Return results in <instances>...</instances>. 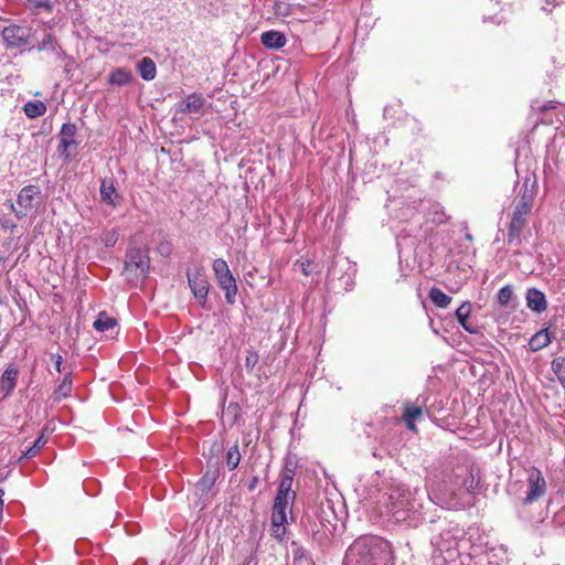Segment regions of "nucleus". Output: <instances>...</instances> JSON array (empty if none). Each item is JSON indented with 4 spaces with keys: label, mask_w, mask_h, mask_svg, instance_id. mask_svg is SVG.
Returning <instances> with one entry per match:
<instances>
[{
    "label": "nucleus",
    "mask_w": 565,
    "mask_h": 565,
    "mask_svg": "<svg viewBox=\"0 0 565 565\" xmlns=\"http://www.w3.org/2000/svg\"><path fill=\"white\" fill-rule=\"evenodd\" d=\"M438 492V488L433 490H423L419 488H405L397 486L390 492V511L392 516L397 522H406L409 526H418L425 519L424 516V501L429 499L436 504L434 494Z\"/></svg>",
    "instance_id": "1"
},
{
    "label": "nucleus",
    "mask_w": 565,
    "mask_h": 565,
    "mask_svg": "<svg viewBox=\"0 0 565 565\" xmlns=\"http://www.w3.org/2000/svg\"><path fill=\"white\" fill-rule=\"evenodd\" d=\"M343 565H392L391 545L380 536H361L347 550Z\"/></svg>",
    "instance_id": "2"
},
{
    "label": "nucleus",
    "mask_w": 565,
    "mask_h": 565,
    "mask_svg": "<svg viewBox=\"0 0 565 565\" xmlns=\"http://www.w3.org/2000/svg\"><path fill=\"white\" fill-rule=\"evenodd\" d=\"M438 533L430 539L433 565H452L460 556L463 531L457 524L437 521Z\"/></svg>",
    "instance_id": "3"
},
{
    "label": "nucleus",
    "mask_w": 565,
    "mask_h": 565,
    "mask_svg": "<svg viewBox=\"0 0 565 565\" xmlns=\"http://www.w3.org/2000/svg\"><path fill=\"white\" fill-rule=\"evenodd\" d=\"M458 479H461V488L452 489L447 484H439L438 492L434 494L436 504L449 510H458L468 502L467 495L476 492L479 488V478L467 467L458 468Z\"/></svg>",
    "instance_id": "4"
},
{
    "label": "nucleus",
    "mask_w": 565,
    "mask_h": 565,
    "mask_svg": "<svg viewBox=\"0 0 565 565\" xmlns=\"http://www.w3.org/2000/svg\"><path fill=\"white\" fill-rule=\"evenodd\" d=\"M212 270L218 284V287L225 294V300L228 305H234L238 291L236 279L233 276L226 260L216 258L212 264Z\"/></svg>",
    "instance_id": "5"
},
{
    "label": "nucleus",
    "mask_w": 565,
    "mask_h": 565,
    "mask_svg": "<svg viewBox=\"0 0 565 565\" xmlns=\"http://www.w3.org/2000/svg\"><path fill=\"white\" fill-rule=\"evenodd\" d=\"M149 257L139 248H129L125 259V275L131 282H138L147 277L149 270Z\"/></svg>",
    "instance_id": "6"
},
{
    "label": "nucleus",
    "mask_w": 565,
    "mask_h": 565,
    "mask_svg": "<svg viewBox=\"0 0 565 565\" xmlns=\"http://www.w3.org/2000/svg\"><path fill=\"white\" fill-rule=\"evenodd\" d=\"M18 207L9 202L10 210L15 214L18 220L26 216L28 211L41 204V190L36 185H25L20 190L17 198Z\"/></svg>",
    "instance_id": "7"
},
{
    "label": "nucleus",
    "mask_w": 565,
    "mask_h": 565,
    "mask_svg": "<svg viewBox=\"0 0 565 565\" xmlns=\"http://www.w3.org/2000/svg\"><path fill=\"white\" fill-rule=\"evenodd\" d=\"M77 127L75 124L65 122L58 131L57 152L65 161H71L77 154L79 142L76 140Z\"/></svg>",
    "instance_id": "8"
},
{
    "label": "nucleus",
    "mask_w": 565,
    "mask_h": 565,
    "mask_svg": "<svg viewBox=\"0 0 565 565\" xmlns=\"http://www.w3.org/2000/svg\"><path fill=\"white\" fill-rule=\"evenodd\" d=\"M32 30L26 25L11 24L3 28L2 39L8 47L21 49L31 43Z\"/></svg>",
    "instance_id": "9"
},
{
    "label": "nucleus",
    "mask_w": 565,
    "mask_h": 565,
    "mask_svg": "<svg viewBox=\"0 0 565 565\" xmlns=\"http://www.w3.org/2000/svg\"><path fill=\"white\" fill-rule=\"evenodd\" d=\"M531 211L526 205H515L509 228H508V243L510 245H521V233L527 223V216Z\"/></svg>",
    "instance_id": "10"
},
{
    "label": "nucleus",
    "mask_w": 565,
    "mask_h": 565,
    "mask_svg": "<svg viewBox=\"0 0 565 565\" xmlns=\"http://www.w3.org/2000/svg\"><path fill=\"white\" fill-rule=\"evenodd\" d=\"M188 284L199 305L204 307L210 290V284L204 271L196 269L193 273H188Z\"/></svg>",
    "instance_id": "11"
},
{
    "label": "nucleus",
    "mask_w": 565,
    "mask_h": 565,
    "mask_svg": "<svg viewBox=\"0 0 565 565\" xmlns=\"http://www.w3.org/2000/svg\"><path fill=\"white\" fill-rule=\"evenodd\" d=\"M354 273V266L345 257L335 259L333 265L328 270V275L333 279L347 278V280L344 281L347 290H349L348 286H351L353 284L352 277Z\"/></svg>",
    "instance_id": "12"
},
{
    "label": "nucleus",
    "mask_w": 565,
    "mask_h": 565,
    "mask_svg": "<svg viewBox=\"0 0 565 565\" xmlns=\"http://www.w3.org/2000/svg\"><path fill=\"white\" fill-rule=\"evenodd\" d=\"M546 483L539 470H534L529 475V491L524 498V503L529 504L537 500L545 493Z\"/></svg>",
    "instance_id": "13"
},
{
    "label": "nucleus",
    "mask_w": 565,
    "mask_h": 565,
    "mask_svg": "<svg viewBox=\"0 0 565 565\" xmlns=\"http://www.w3.org/2000/svg\"><path fill=\"white\" fill-rule=\"evenodd\" d=\"M295 499L276 495L271 509V521L288 522L287 514L291 513Z\"/></svg>",
    "instance_id": "14"
},
{
    "label": "nucleus",
    "mask_w": 565,
    "mask_h": 565,
    "mask_svg": "<svg viewBox=\"0 0 565 565\" xmlns=\"http://www.w3.org/2000/svg\"><path fill=\"white\" fill-rule=\"evenodd\" d=\"M526 306L535 313H542L547 308V300L541 290L537 288H529L525 295Z\"/></svg>",
    "instance_id": "15"
},
{
    "label": "nucleus",
    "mask_w": 565,
    "mask_h": 565,
    "mask_svg": "<svg viewBox=\"0 0 565 565\" xmlns=\"http://www.w3.org/2000/svg\"><path fill=\"white\" fill-rule=\"evenodd\" d=\"M99 195L100 201L107 205H110L113 207L117 206L118 204V198L114 180L111 178H105L100 182L99 188Z\"/></svg>",
    "instance_id": "16"
},
{
    "label": "nucleus",
    "mask_w": 565,
    "mask_h": 565,
    "mask_svg": "<svg viewBox=\"0 0 565 565\" xmlns=\"http://www.w3.org/2000/svg\"><path fill=\"white\" fill-rule=\"evenodd\" d=\"M470 311H471L470 302L466 301V302L461 303V306L456 310V319L458 320L459 324L467 332H469L471 334H478L479 333L478 324L469 321Z\"/></svg>",
    "instance_id": "17"
},
{
    "label": "nucleus",
    "mask_w": 565,
    "mask_h": 565,
    "mask_svg": "<svg viewBox=\"0 0 565 565\" xmlns=\"http://www.w3.org/2000/svg\"><path fill=\"white\" fill-rule=\"evenodd\" d=\"M294 470L291 468H288V466L285 467L281 477L280 482L278 487V491L276 495H280L284 498L289 499H296V492L291 489L292 481H294Z\"/></svg>",
    "instance_id": "18"
},
{
    "label": "nucleus",
    "mask_w": 565,
    "mask_h": 565,
    "mask_svg": "<svg viewBox=\"0 0 565 565\" xmlns=\"http://www.w3.org/2000/svg\"><path fill=\"white\" fill-rule=\"evenodd\" d=\"M262 44L269 50H279L286 45V36L282 32L269 30L260 35Z\"/></svg>",
    "instance_id": "19"
},
{
    "label": "nucleus",
    "mask_w": 565,
    "mask_h": 565,
    "mask_svg": "<svg viewBox=\"0 0 565 565\" xmlns=\"http://www.w3.org/2000/svg\"><path fill=\"white\" fill-rule=\"evenodd\" d=\"M135 77L130 70L126 67H117L108 75V84L113 86H127L134 82Z\"/></svg>",
    "instance_id": "20"
},
{
    "label": "nucleus",
    "mask_w": 565,
    "mask_h": 565,
    "mask_svg": "<svg viewBox=\"0 0 565 565\" xmlns=\"http://www.w3.org/2000/svg\"><path fill=\"white\" fill-rule=\"evenodd\" d=\"M205 99L202 95L193 93L185 100L179 103L178 110L183 114L200 113Z\"/></svg>",
    "instance_id": "21"
},
{
    "label": "nucleus",
    "mask_w": 565,
    "mask_h": 565,
    "mask_svg": "<svg viewBox=\"0 0 565 565\" xmlns=\"http://www.w3.org/2000/svg\"><path fill=\"white\" fill-rule=\"evenodd\" d=\"M218 477L217 470H206L195 484L196 494L200 497L209 494Z\"/></svg>",
    "instance_id": "22"
},
{
    "label": "nucleus",
    "mask_w": 565,
    "mask_h": 565,
    "mask_svg": "<svg viewBox=\"0 0 565 565\" xmlns=\"http://www.w3.org/2000/svg\"><path fill=\"white\" fill-rule=\"evenodd\" d=\"M294 565H313L309 552L298 542L290 543Z\"/></svg>",
    "instance_id": "23"
},
{
    "label": "nucleus",
    "mask_w": 565,
    "mask_h": 565,
    "mask_svg": "<svg viewBox=\"0 0 565 565\" xmlns=\"http://www.w3.org/2000/svg\"><path fill=\"white\" fill-rule=\"evenodd\" d=\"M552 342V335L548 329H541L529 341V348L532 352H536L550 345Z\"/></svg>",
    "instance_id": "24"
},
{
    "label": "nucleus",
    "mask_w": 565,
    "mask_h": 565,
    "mask_svg": "<svg viewBox=\"0 0 565 565\" xmlns=\"http://www.w3.org/2000/svg\"><path fill=\"white\" fill-rule=\"evenodd\" d=\"M18 379V369L14 366H8L0 379V390L4 392L6 395L10 394L15 385Z\"/></svg>",
    "instance_id": "25"
},
{
    "label": "nucleus",
    "mask_w": 565,
    "mask_h": 565,
    "mask_svg": "<svg viewBox=\"0 0 565 565\" xmlns=\"http://www.w3.org/2000/svg\"><path fill=\"white\" fill-rule=\"evenodd\" d=\"M137 71L143 81H152L157 75V67L152 58L142 57L137 64Z\"/></svg>",
    "instance_id": "26"
},
{
    "label": "nucleus",
    "mask_w": 565,
    "mask_h": 565,
    "mask_svg": "<svg viewBox=\"0 0 565 565\" xmlns=\"http://www.w3.org/2000/svg\"><path fill=\"white\" fill-rule=\"evenodd\" d=\"M72 375L71 373L66 374L58 386L55 388L53 393L54 402H61L63 398H66L72 393Z\"/></svg>",
    "instance_id": "27"
},
{
    "label": "nucleus",
    "mask_w": 565,
    "mask_h": 565,
    "mask_svg": "<svg viewBox=\"0 0 565 565\" xmlns=\"http://www.w3.org/2000/svg\"><path fill=\"white\" fill-rule=\"evenodd\" d=\"M514 292L511 285H505L497 294V301L501 307H510L511 309H515L516 303L514 300Z\"/></svg>",
    "instance_id": "28"
},
{
    "label": "nucleus",
    "mask_w": 565,
    "mask_h": 565,
    "mask_svg": "<svg viewBox=\"0 0 565 565\" xmlns=\"http://www.w3.org/2000/svg\"><path fill=\"white\" fill-rule=\"evenodd\" d=\"M52 50L57 58H62L65 56V52L57 44L55 38L51 33H46L43 40L38 45V51Z\"/></svg>",
    "instance_id": "29"
},
{
    "label": "nucleus",
    "mask_w": 565,
    "mask_h": 565,
    "mask_svg": "<svg viewBox=\"0 0 565 565\" xmlns=\"http://www.w3.org/2000/svg\"><path fill=\"white\" fill-rule=\"evenodd\" d=\"M535 182H536L535 179L532 180L530 177L525 179L524 184H523L524 191L521 194V196L518 200L515 205H526L529 211L532 210L534 192H533V189H529V185H531V188H533L535 185Z\"/></svg>",
    "instance_id": "30"
},
{
    "label": "nucleus",
    "mask_w": 565,
    "mask_h": 565,
    "mask_svg": "<svg viewBox=\"0 0 565 565\" xmlns=\"http://www.w3.org/2000/svg\"><path fill=\"white\" fill-rule=\"evenodd\" d=\"M23 110L29 118H38L45 114L46 105L41 100H29L24 104Z\"/></svg>",
    "instance_id": "31"
},
{
    "label": "nucleus",
    "mask_w": 565,
    "mask_h": 565,
    "mask_svg": "<svg viewBox=\"0 0 565 565\" xmlns=\"http://www.w3.org/2000/svg\"><path fill=\"white\" fill-rule=\"evenodd\" d=\"M47 443V438L44 436V434L42 433L35 440L34 443L32 444V446H30L26 450H24L22 452V455L20 456L19 458V462L24 460V459H30V458H33L35 457L40 450L46 445Z\"/></svg>",
    "instance_id": "32"
},
{
    "label": "nucleus",
    "mask_w": 565,
    "mask_h": 565,
    "mask_svg": "<svg viewBox=\"0 0 565 565\" xmlns=\"http://www.w3.org/2000/svg\"><path fill=\"white\" fill-rule=\"evenodd\" d=\"M429 298L439 308H447L451 301V297L437 287H433L429 290Z\"/></svg>",
    "instance_id": "33"
},
{
    "label": "nucleus",
    "mask_w": 565,
    "mask_h": 565,
    "mask_svg": "<svg viewBox=\"0 0 565 565\" xmlns=\"http://www.w3.org/2000/svg\"><path fill=\"white\" fill-rule=\"evenodd\" d=\"M551 369L555 376L557 377L558 383L563 388H565V356H557L553 359L551 363Z\"/></svg>",
    "instance_id": "34"
},
{
    "label": "nucleus",
    "mask_w": 565,
    "mask_h": 565,
    "mask_svg": "<svg viewBox=\"0 0 565 565\" xmlns=\"http://www.w3.org/2000/svg\"><path fill=\"white\" fill-rule=\"evenodd\" d=\"M242 459V455L238 449V444L235 443L228 448L225 456L226 466L230 470H234L238 467Z\"/></svg>",
    "instance_id": "35"
},
{
    "label": "nucleus",
    "mask_w": 565,
    "mask_h": 565,
    "mask_svg": "<svg viewBox=\"0 0 565 565\" xmlns=\"http://www.w3.org/2000/svg\"><path fill=\"white\" fill-rule=\"evenodd\" d=\"M116 324L117 321L115 318L107 316L106 312H100L93 326L95 330L104 332L114 328Z\"/></svg>",
    "instance_id": "36"
},
{
    "label": "nucleus",
    "mask_w": 565,
    "mask_h": 565,
    "mask_svg": "<svg viewBox=\"0 0 565 565\" xmlns=\"http://www.w3.org/2000/svg\"><path fill=\"white\" fill-rule=\"evenodd\" d=\"M420 402V396L417 397L416 403ZM423 416V406L420 404L411 405L406 404L404 408L403 418L404 420H417Z\"/></svg>",
    "instance_id": "37"
},
{
    "label": "nucleus",
    "mask_w": 565,
    "mask_h": 565,
    "mask_svg": "<svg viewBox=\"0 0 565 565\" xmlns=\"http://www.w3.org/2000/svg\"><path fill=\"white\" fill-rule=\"evenodd\" d=\"M26 6L33 13H39L41 10L52 13L54 9L52 0H28Z\"/></svg>",
    "instance_id": "38"
},
{
    "label": "nucleus",
    "mask_w": 565,
    "mask_h": 565,
    "mask_svg": "<svg viewBox=\"0 0 565 565\" xmlns=\"http://www.w3.org/2000/svg\"><path fill=\"white\" fill-rule=\"evenodd\" d=\"M287 522H278L270 520V535L278 541L279 543L286 542L287 527L285 526Z\"/></svg>",
    "instance_id": "39"
},
{
    "label": "nucleus",
    "mask_w": 565,
    "mask_h": 565,
    "mask_svg": "<svg viewBox=\"0 0 565 565\" xmlns=\"http://www.w3.org/2000/svg\"><path fill=\"white\" fill-rule=\"evenodd\" d=\"M241 407L238 405V403H230L226 411L224 412V417L226 418V420L230 423V425H234L239 415H241Z\"/></svg>",
    "instance_id": "40"
},
{
    "label": "nucleus",
    "mask_w": 565,
    "mask_h": 565,
    "mask_svg": "<svg viewBox=\"0 0 565 565\" xmlns=\"http://www.w3.org/2000/svg\"><path fill=\"white\" fill-rule=\"evenodd\" d=\"M419 226V223L417 222L415 226H412V228L408 232H405L404 230H401L399 233L396 235V246L398 248V255L401 256L404 242L407 241L408 237L413 236L414 230H417Z\"/></svg>",
    "instance_id": "41"
},
{
    "label": "nucleus",
    "mask_w": 565,
    "mask_h": 565,
    "mask_svg": "<svg viewBox=\"0 0 565 565\" xmlns=\"http://www.w3.org/2000/svg\"><path fill=\"white\" fill-rule=\"evenodd\" d=\"M258 362V354L256 351L248 350L245 358V367L248 372H252Z\"/></svg>",
    "instance_id": "42"
},
{
    "label": "nucleus",
    "mask_w": 565,
    "mask_h": 565,
    "mask_svg": "<svg viewBox=\"0 0 565 565\" xmlns=\"http://www.w3.org/2000/svg\"><path fill=\"white\" fill-rule=\"evenodd\" d=\"M320 510H321V513H323L326 515V518H321V523L323 524L324 522H328L331 526H335L334 523H332V521L328 518V511L332 512L333 513V507H332V503L331 501H327L326 503H322L321 507H320Z\"/></svg>",
    "instance_id": "43"
},
{
    "label": "nucleus",
    "mask_w": 565,
    "mask_h": 565,
    "mask_svg": "<svg viewBox=\"0 0 565 565\" xmlns=\"http://www.w3.org/2000/svg\"><path fill=\"white\" fill-rule=\"evenodd\" d=\"M441 484H447L452 489L461 488V479H458V470L449 478L448 481H444Z\"/></svg>",
    "instance_id": "44"
},
{
    "label": "nucleus",
    "mask_w": 565,
    "mask_h": 565,
    "mask_svg": "<svg viewBox=\"0 0 565 565\" xmlns=\"http://www.w3.org/2000/svg\"><path fill=\"white\" fill-rule=\"evenodd\" d=\"M103 241L105 243V246H114L117 242V234L115 232H108L104 235Z\"/></svg>",
    "instance_id": "45"
},
{
    "label": "nucleus",
    "mask_w": 565,
    "mask_h": 565,
    "mask_svg": "<svg viewBox=\"0 0 565 565\" xmlns=\"http://www.w3.org/2000/svg\"><path fill=\"white\" fill-rule=\"evenodd\" d=\"M431 221L435 224H445L447 222V216L443 211L436 210L433 214Z\"/></svg>",
    "instance_id": "46"
},
{
    "label": "nucleus",
    "mask_w": 565,
    "mask_h": 565,
    "mask_svg": "<svg viewBox=\"0 0 565 565\" xmlns=\"http://www.w3.org/2000/svg\"><path fill=\"white\" fill-rule=\"evenodd\" d=\"M258 482H259V478H258L257 476H254V477L249 480V482H248V484H247V489H248V491H250V492H252V491H254V490L256 489V487H257Z\"/></svg>",
    "instance_id": "47"
},
{
    "label": "nucleus",
    "mask_w": 565,
    "mask_h": 565,
    "mask_svg": "<svg viewBox=\"0 0 565 565\" xmlns=\"http://www.w3.org/2000/svg\"><path fill=\"white\" fill-rule=\"evenodd\" d=\"M62 363H63V359L62 356L58 354L55 356V361H54V366H55V370L57 372H61V366H62Z\"/></svg>",
    "instance_id": "48"
},
{
    "label": "nucleus",
    "mask_w": 565,
    "mask_h": 565,
    "mask_svg": "<svg viewBox=\"0 0 565 565\" xmlns=\"http://www.w3.org/2000/svg\"><path fill=\"white\" fill-rule=\"evenodd\" d=\"M3 494H4V491L0 488V516L2 515V510H3V500H2Z\"/></svg>",
    "instance_id": "49"
},
{
    "label": "nucleus",
    "mask_w": 565,
    "mask_h": 565,
    "mask_svg": "<svg viewBox=\"0 0 565 565\" xmlns=\"http://www.w3.org/2000/svg\"><path fill=\"white\" fill-rule=\"evenodd\" d=\"M405 423H406V426L408 429L415 430V420L409 419V420H405Z\"/></svg>",
    "instance_id": "50"
},
{
    "label": "nucleus",
    "mask_w": 565,
    "mask_h": 565,
    "mask_svg": "<svg viewBox=\"0 0 565 565\" xmlns=\"http://www.w3.org/2000/svg\"><path fill=\"white\" fill-rule=\"evenodd\" d=\"M548 3H553L554 6H559L565 2V0H547Z\"/></svg>",
    "instance_id": "51"
},
{
    "label": "nucleus",
    "mask_w": 565,
    "mask_h": 565,
    "mask_svg": "<svg viewBox=\"0 0 565 565\" xmlns=\"http://www.w3.org/2000/svg\"><path fill=\"white\" fill-rule=\"evenodd\" d=\"M465 237L468 239V241H472V235L470 233H466Z\"/></svg>",
    "instance_id": "52"
},
{
    "label": "nucleus",
    "mask_w": 565,
    "mask_h": 565,
    "mask_svg": "<svg viewBox=\"0 0 565 565\" xmlns=\"http://www.w3.org/2000/svg\"><path fill=\"white\" fill-rule=\"evenodd\" d=\"M3 226H4V227H9V226H10V225H9V222H6V223L3 224Z\"/></svg>",
    "instance_id": "53"
},
{
    "label": "nucleus",
    "mask_w": 565,
    "mask_h": 565,
    "mask_svg": "<svg viewBox=\"0 0 565 565\" xmlns=\"http://www.w3.org/2000/svg\"><path fill=\"white\" fill-rule=\"evenodd\" d=\"M3 347H4L3 344L0 345V352L2 351Z\"/></svg>",
    "instance_id": "54"
}]
</instances>
